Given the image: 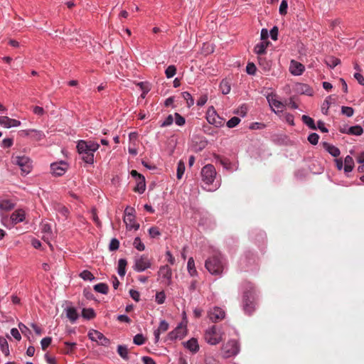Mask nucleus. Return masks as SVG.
I'll return each instance as SVG.
<instances>
[{
	"mask_svg": "<svg viewBox=\"0 0 364 364\" xmlns=\"http://www.w3.org/2000/svg\"><path fill=\"white\" fill-rule=\"evenodd\" d=\"M127 262L126 259L121 258L118 261L117 273L120 277H124L126 274V267Z\"/></svg>",
	"mask_w": 364,
	"mask_h": 364,
	"instance_id": "obj_31",
	"label": "nucleus"
},
{
	"mask_svg": "<svg viewBox=\"0 0 364 364\" xmlns=\"http://www.w3.org/2000/svg\"><path fill=\"white\" fill-rule=\"evenodd\" d=\"M287 8H288V2L287 0H282L279 8V12L281 15H285L287 13Z\"/></svg>",
	"mask_w": 364,
	"mask_h": 364,
	"instance_id": "obj_55",
	"label": "nucleus"
},
{
	"mask_svg": "<svg viewBox=\"0 0 364 364\" xmlns=\"http://www.w3.org/2000/svg\"><path fill=\"white\" fill-rule=\"evenodd\" d=\"M354 167V161L350 156H346L344 159V171L345 173L351 172Z\"/></svg>",
	"mask_w": 364,
	"mask_h": 364,
	"instance_id": "obj_29",
	"label": "nucleus"
},
{
	"mask_svg": "<svg viewBox=\"0 0 364 364\" xmlns=\"http://www.w3.org/2000/svg\"><path fill=\"white\" fill-rule=\"evenodd\" d=\"M255 257L253 253L249 252L245 253L240 259L239 263L242 269L247 270V269L255 264Z\"/></svg>",
	"mask_w": 364,
	"mask_h": 364,
	"instance_id": "obj_16",
	"label": "nucleus"
},
{
	"mask_svg": "<svg viewBox=\"0 0 364 364\" xmlns=\"http://www.w3.org/2000/svg\"><path fill=\"white\" fill-rule=\"evenodd\" d=\"M187 269H188V274L191 277H196L198 275V272L195 267V262H194V259L193 257H190L188 260Z\"/></svg>",
	"mask_w": 364,
	"mask_h": 364,
	"instance_id": "obj_30",
	"label": "nucleus"
},
{
	"mask_svg": "<svg viewBox=\"0 0 364 364\" xmlns=\"http://www.w3.org/2000/svg\"><path fill=\"white\" fill-rule=\"evenodd\" d=\"M267 99L269 104V106L272 108V110L274 113L277 114L279 112H283L284 109V105L282 102L273 97L270 98V97L269 96L267 97Z\"/></svg>",
	"mask_w": 364,
	"mask_h": 364,
	"instance_id": "obj_18",
	"label": "nucleus"
},
{
	"mask_svg": "<svg viewBox=\"0 0 364 364\" xmlns=\"http://www.w3.org/2000/svg\"><path fill=\"white\" fill-rule=\"evenodd\" d=\"M151 261L147 255H137L134 257L132 268L136 272H142L151 268Z\"/></svg>",
	"mask_w": 364,
	"mask_h": 364,
	"instance_id": "obj_8",
	"label": "nucleus"
},
{
	"mask_svg": "<svg viewBox=\"0 0 364 364\" xmlns=\"http://www.w3.org/2000/svg\"><path fill=\"white\" fill-rule=\"evenodd\" d=\"M52 342L51 337H45L41 341V348L46 350V348L50 345Z\"/></svg>",
	"mask_w": 364,
	"mask_h": 364,
	"instance_id": "obj_59",
	"label": "nucleus"
},
{
	"mask_svg": "<svg viewBox=\"0 0 364 364\" xmlns=\"http://www.w3.org/2000/svg\"><path fill=\"white\" fill-rule=\"evenodd\" d=\"M133 246L139 251H144L145 250V245L139 237L134 238Z\"/></svg>",
	"mask_w": 364,
	"mask_h": 364,
	"instance_id": "obj_44",
	"label": "nucleus"
},
{
	"mask_svg": "<svg viewBox=\"0 0 364 364\" xmlns=\"http://www.w3.org/2000/svg\"><path fill=\"white\" fill-rule=\"evenodd\" d=\"M321 145L325 151L333 157H338L341 154V151L338 147L327 141H323Z\"/></svg>",
	"mask_w": 364,
	"mask_h": 364,
	"instance_id": "obj_21",
	"label": "nucleus"
},
{
	"mask_svg": "<svg viewBox=\"0 0 364 364\" xmlns=\"http://www.w3.org/2000/svg\"><path fill=\"white\" fill-rule=\"evenodd\" d=\"M242 308L245 314L250 316L255 310L256 291L253 284L245 281L242 284Z\"/></svg>",
	"mask_w": 364,
	"mask_h": 364,
	"instance_id": "obj_1",
	"label": "nucleus"
},
{
	"mask_svg": "<svg viewBox=\"0 0 364 364\" xmlns=\"http://www.w3.org/2000/svg\"><path fill=\"white\" fill-rule=\"evenodd\" d=\"M176 73V68L173 65H171L168 66V68L165 70V74L167 78L173 77Z\"/></svg>",
	"mask_w": 364,
	"mask_h": 364,
	"instance_id": "obj_47",
	"label": "nucleus"
},
{
	"mask_svg": "<svg viewBox=\"0 0 364 364\" xmlns=\"http://www.w3.org/2000/svg\"><path fill=\"white\" fill-rule=\"evenodd\" d=\"M207 101H208V95L205 94L202 95L200 96V97L197 100L196 105L198 107H203V105H205V104L207 102Z\"/></svg>",
	"mask_w": 364,
	"mask_h": 364,
	"instance_id": "obj_63",
	"label": "nucleus"
},
{
	"mask_svg": "<svg viewBox=\"0 0 364 364\" xmlns=\"http://www.w3.org/2000/svg\"><path fill=\"white\" fill-rule=\"evenodd\" d=\"M183 98L186 101L187 106L191 107L194 105V100L190 92L185 91L181 93Z\"/></svg>",
	"mask_w": 364,
	"mask_h": 364,
	"instance_id": "obj_41",
	"label": "nucleus"
},
{
	"mask_svg": "<svg viewBox=\"0 0 364 364\" xmlns=\"http://www.w3.org/2000/svg\"><path fill=\"white\" fill-rule=\"evenodd\" d=\"M159 276L162 279V282L169 286L172 283V271L168 265L161 266L158 272Z\"/></svg>",
	"mask_w": 364,
	"mask_h": 364,
	"instance_id": "obj_14",
	"label": "nucleus"
},
{
	"mask_svg": "<svg viewBox=\"0 0 364 364\" xmlns=\"http://www.w3.org/2000/svg\"><path fill=\"white\" fill-rule=\"evenodd\" d=\"M220 89L223 95H227L230 92V85L228 81L223 80L220 83Z\"/></svg>",
	"mask_w": 364,
	"mask_h": 364,
	"instance_id": "obj_42",
	"label": "nucleus"
},
{
	"mask_svg": "<svg viewBox=\"0 0 364 364\" xmlns=\"http://www.w3.org/2000/svg\"><path fill=\"white\" fill-rule=\"evenodd\" d=\"M137 85L142 90L141 97L142 98H145L146 94L149 92L150 89L148 87V86L146 85V83L144 82H139Z\"/></svg>",
	"mask_w": 364,
	"mask_h": 364,
	"instance_id": "obj_56",
	"label": "nucleus"
},
{
	"mask_svg": "<svg viewBox=\"0 0 364 364\" xmlns=\"http://www.w3.org/2000/svg\"><path fill=\"white\" fill-rule=\"evenodd\" d=\"M257 71V68L253 63H248L246 66V72L247 74L254 75Z\"/></svg>",
	"mask_w": 364,
	"mask_h": 364,
	"instance_id": "obj_58",
	"label": "nucleus"
},
{
	"mask_svg": "<svg viewBox=\"0 0 364 364\" xmlns=\"http://www.w3.org/2000/svg\"><path fill=\"white\" fill-rule=\"evenodd\" d=\"M289 70L290 73L292 75L299 76V75H301L303 74V73L304 72L305 67L302 63H301L295 60H291L290 61Z\"/></svg>",
	"mask_w": 364,
	"mask_h": 364,
	"instance_id": "obj_17",
	"label": "nucleus"
},
{
	"mask_svg": "<svg viewBox=\"0 0 364 364\" xmlns=\"http://www.w3.org/2000/svg\"><path fill=\"white\" fill-rule=\"evenodd\" d=\"M325 63L327 66L330 67L331 68H334L336 66L340 64L341 60L338 58L330 56L326 59Z\"/></svg>",
	"mask_w": 364,
	"mask_h": 364,
	"instance_id": "obj_39",
	"label": "nucleus"
},
{
	"mask_svg": "<svg viewBox=\"0 0 364 364\" xmlns=\"http://www.w3.org/2000/svg\"><path fill=\"white\" fill-rule=\"evenodd\" d=\"M259 67L264 71L268 72L272 68V62L262 56H258Z\"/></svg>",
	"mask_w": 364,
	"mask_h": 364,
	"instance_id": "obj_26",
	"label": "nucleus"
},
{
	"mask_svg": "<svg viewBox=\"0 0 364 364\" xmlns=\"http://www.w3.org/2000/svg\"><path fill=\"white\" fill-rule=\"evenodd\" d=\"M206 119L209 124L214 125L216 127H221L225 124L223 118L220 117L215 110L213 106L208 109L206 113Z\"/></svg>",
	"mask_w": 364,
	"mask_h": 364,
	"instance_id": "obj_9",
	"label": "nucleus"
},
{
	"mask_svg": "<svg viewBox=\"0 0 364 364\" xmlns=\"http://www.w3.org/2000/svg\"><path fill=\"white\" fill-rule=\"evenodd\" d=\"M266 127V124L262 122H252L250 124L249 128L252 130L263 129Z\"/></svg>",
	"mask_w": 364,
	"mask_h": 364,
	"instance_id": "obj_62",
	"label": "nucleus"
},
{
	"mask_svg": "<svg viewBox=\"0 0 364 364\" xmlns=\"http://www.w3.org/2000/svg\"><path fill=\"white\" fill-rule=\"evenodd\" d=\"M68 168V164L64 161L54 162L50 164V170L53 175L61 176L64 175Z\"/></svg>",
	"mask_w": 364,
	"mask_h": 364,
	"instance_id": "obj_13",
	"label": "nucleus"
},
{
	"mask_svg": "<svg viewBox=\"0 0 364 364\" xmlns=\"http://www.w3.org/2000/svg\"><path fill=\"white\" fill-rule=\"evenodd\" d=\"M161 232L158 227L153 226L149 229V235L151 238H156L161 235Z\"/></svg>",
	"mask_w": 364,
	"mask_h": 364,
	"instance_id": "obj_49",
	"label": "nucleus"
},
{
	"mask_svg": "<svg viewBox=\"0 0 364 364\" xmlns=\"http://www.w3.org/2000/svg\"><path fill=\"white\" fill-rule=\"evenodd\" d=\"M296 90L301 94L312 96L314 94L313 89L307 84L299 83L296 85Z\"/></svg>",
	"mask_w": 364,
	"mask_h": 364,
	"instance_id": "obj_24",
	"label": "nucleus"
},
{
	"mask_svg": "<svg viewBox=\"0 0 364 364\" xmlns=\"http://www.w3.org/2000/svg\"><path fill=\"white\" fill-rule=\"evenodd\" d=\"M133 342L137 346H141L144 343L145 338L141 333H138L134 337Z\"/></svg>",
	"mask_w": 364,
	"mask_h": 364,
	"instance_id": "obj_53",
	"label": "nucleus"
},
{
	"mask_svg": "<svg viewBox=\"0 0 364 364\" xmlns=\"http://www.w3.org/2000/svg\"><path fill=\"white\" fill-rule=\"evenodd\" d=\"M76 147L80 159L85 163L90 165L94 163V154L100 147L98 143L81 139L77 141Z\"/></svg>",
	"mask_w": 364,
	"mask_h": 364,
	"instance_id": "obj_2",
	"label": "nucleus"
},
{
	"mask_svg": "<svg viewBox=\"0 0 364 364\" xmlns=\"http://www.w3.org/2000/svg\"><path fill=\"white\" fill-rule=\"evenodd\" d=\"M186 327L182 326V324L180 323L173 331L168 333V339L172 341L177 339H181L186 336Z\"/></svg>",
	"mask_w": 364,
	"mask_h": 364,
	"instance_id": "obj_15",
	"label": "nucleus"
},
{
	"mask_svg": "<svg viewBox=\"0 0 364 364\" xmlns=\"http://www.w3.org/2000/svg\"><path fill=\"white\" fill-rule=\"evenodd\" d=\"M79 276L85 281H92L95 279L94 275L88 270H83Z\"/></svg>",
	"mask_w": 364,
	"mask_h": 364,
	"instance_id": "obj_43",
	"label": "nucleus"
},
{
	"mask_svg": "<svg viewBox=\"0 0 364 364\" xmlns=\"http://www.w3.org/2000/svg\"><path fill=\"white\" fill-rule=\"evenodd\" d=\"M173 122V117L171 114L168 115L166 119L161 122V127H166L171 125Z\"/></svg>",
	"mask_w": 364,
	"mask_h": 364,
	"instance_id": "obj_54",
	"label": "nucleus"
},
{
	"mask_svg": "<svg viewBox=\"0 0 364 364\" xmlns=\"http://www.w3.org/2000/svg\"><path fill=\"white\" fill-rule=\"evenodd\" d=\"M240 352L239 342L235 339L229 340L221 348L223 357L228 358L237 355Z\"/></svg>",
	"mask_w": 364,
	"mask_h": 364,
	"instance_id": "obj_6",
	"label": "nucleus"
},
{
	"mask_svg": "<svg viewBox=\"0 0 364 364\" xmlns=\"http://www.w3.org/2000/svg\"><path fill=\"white\" fill-rule=\"evenodd\" d=\"M12 162L20 167L22 175H27L32 171V161L28 156H12Z\"/></svg>",
	"mask_w": 364,
	"mask_h": 364,
	"instance_id": "obj_7",
	"label": "nucleus"
},
{
	"mask_svg": "<svg viewBox=\"0 0 364 364\" xmlns=\"http://www.w3.org/2000/svg\"><path fill=\"white\" fill-rule=\"evenodd\" d=\"M0 125L5 128L16 127L21 125V122L17 119H11L9 117L4 116L0 117Z\"/></svg>",
	"mask_w": 364,
	"mask_h": 364,
	"instance_id": "obj_19",
	"label": "nucleus"
},
{
	"mask_svg": "<svg viewBox=\"0 0 364 364\" xmlns=\"http://www.w3.org/2000/svg\"><path fill=\"white\" fill-rule=\"evenodd\" d=\"M131 176L134 178L136 185L134 188L135 192H137L140 194L143 193L146 190V182L144 176L138 173L136 170H132L131 171Z\"/></svg>",
	"mask_w": 364,
	"mask_h": 364,
	"instance_id": "obj_11",
	"label": "nucleus"
},
{
	"mask_svg": "<svg viewBox=\"0 0 364 364\" xmlns=\"http://www.w3.org/2000/svg\"><path fill=\"white\" fill-rule=\"evenodd\" d=\"M56 210L58 213H60L62 216H63L65 218H68L69 215V210L65 206L58 205Z\"/></svg>",
	"mask_w": 364,
	"mask_h": 364,
	"instance_id": "obj_60",
	"label": "nucleus"
},
{
	"mask_svg": "<svg viewBox=\"0 0 364 364\" xmlns=\"http://www.w3.org/2000/svg\"><path fill=\"white\" fill-rule=\"evenodd\" d=\"M270 44V42L268 41L260 42L255 45L254 48V51L259 56H262V55L266 53V50L268 46Z\"/></svg>",
	"mask_w": 364,
	"mask_h": 364,
	"instance_id": "obj_22",
	"label": "nucleus"
},
{
	"mask_svg": "<svg viewBox=\"0 0 364 364\" xmlns=\"http://www.w3.org/2000/svg\"><path fill=\"white\" fill-rule=\"evenodd\" d=\"M363 133V129L360 125L352 126L348 128L347 134L360 136Z\"/></svg>",
	"mask_w": 364,
	"mask_h": 364,
	"instance_id": "obj_33",
	"label": "nucleus"
},
{
	"mask_svg": "<svg viewBox=\"0 0 364 364\" xmlns=\"http://www.w3.org/2000/svg\"><path fill=\"white\" fill-rule=\"evenodd\" d=\"M319 135L315 132L311 133L308 136V141L313 145H316L318 142Z\"/></svg>",
	"mask_w": 364,
	"mask_h": 364,
	"instance_id": "obj_52",
	"label": "nucleus"
},
{
	"mask_svg": "<svg viewBox=\"0 0 364 364\" xmlns=\"http://www.w3.org/2000/svg\"><path fill=\"white\" fill-rule=\"evenodd\" d=\"M94 289L97 292L102 294H107L108 293L109 287L105 283H98L94 286Z\"/></svg>",
	"mask_w": 364,
	"mask_h": 364,
	"instance_id": "obj_37",
	"label": "nucleus"
},
{
	"mask_svg": "<svg viewBox=\"0 0 364 364\" xmlns=\"http://www.w3.org/2000/svg\"><path fill=\"white\" fill-rule=\"evenodd\" d=\"M64 344L67 347L66 350H65V353L66 354L71 353L73 352L74 348L76 346V343H75V342L65 341L64 343Z\"/></svg>",
	"mask_w": 364,
	"mask_h": 364,
	"instance_id": "obj_61",
	"label": "nucleus"
},
{
	"mask_svg": "<svg viewBox=\"0 0 364 364\" xmlns=\"http://www.w3.org/2000/svg\"><path fill=\"white\" fill-rule=\"evenodd\" d=\"M216 175L217 172L213 164H207L202 168L200 177L202 182L205 185V187H203L204 189L208 191H213L219 188L220 184L214 183Z\"/></svg>",
	"mask_w": 364,
	"mask_h": 364,
	"instance_id": "obj_3",
	"label": "nucleus"
},
{
	"mask_svg": "<svg viewBox=\"0 0 364 364\" xmlns=\"http://www.w3.org/2000/svg\"><path fill=\"white\" fill-rule=\"evenodd\" d=\"M26 218V213L25 211L22 209H18L15 210L11 215V220L13 224H18L19 223L23 222L25 220Z\"/></svg>",
	"mask_w": 364,
	"mask_h": 364,
	"instance_id": "obj_20",
	"label": "nucleus"
},
{
	"mask_svg": "<svg viewBox=\"0 0 364 364\" xmlns=\"http://www.w3.org/2000/svg\"><path fill=\"white\" fill-rule=\"evenodd\" d=\"M225 260L220 253H215L211 257H208L205 262L206 269L212 275L221 276L225 267Z\"/></svg>",
	"mask_w": 364,
	"mask_h": 364,
	"instance_id": "obj_4",
	"label": "nucleus"
},
{
	"mask_svg": "<svg viewBox=\"0 0 364 364\" xmlns=\"http://www.w3.org/2000/svg\"><path fill=\"white\" fill-rule=\"evenodd\" d=\"M0 349L6 356L9 355L10 351L8 342L6 339L2 336H0Z\"/></svg>",
	"mask_w": 364,
	"mask_h": 364,
	"instance_id": "obj_34",
	"label": "nucleus"
},
{
	"mask_svg": "<svg viewBox=\"0 0 364 364\" xmlns=\"http://www.w3.org/2000/svg\"><path fill=\"white\" fill-rule=\"evenodd\" d=\"M302 122L311 129H316L314 120L308 115H303L301 117Z\"/></svg>",
	"mask_w": 364,
	"mask_h": 364,
	"instance_id": "obj_36",
	"label": "nucleus"
},
{
	"mask_svg": "<svg viewBox=\"0 0 364 364\" xmlns=\"http://www.w3.org/2000/svg\"><path fill=\"white\" fill-rule=\"evenodd\" d=\"M341 113H342V114L346 116L347 117H350L354 114V109L351 107L342 106L341 107Z\"/></svg>",
	"mask_w": 364,
	"mask_h": 364,
	"instance_id": "obj_48",
	"label": "nucleus"
},
{
	"mask_svg": "<svg viewBox=\"0 0 364 364\" xmlns=\"http://www.w3.org/2000/svg\"><path fill=\"white\" fill-rule=\"evenodd\" d=\"M124 222L126 223L127 228L131 230H138L139 228V224L135 222V215H132V218L124 217Z\"/></svg>",
	"mask_w": 364,
	"mask_h": 364,
	"instance_id": "obj_27",
	"label": "nucleus"
},
{
	"mask_svg": "<svg viewBox=\"0 0 364 364\" xmlns=\"http://www.w3.org/2000/svg\"><path fill=\"white\" fill-rule=\"evenodd\" d=\"M240 119L238 117H232L226 123L228 128H234L240 122Z\"/></svg>",
	"mask_w": 364,
	"mask_h": 364,
	"instance_id": "obj_46",
	"label": "nucleus"
},
{
	"mask_svg": "<svg viewBox=\"0 0 364 364\" xmlns=\"http://www.w3.org/2000/svg\"><path fill=\"white\" fill-rule=\"evenodd\" d=\"M333 100V99L332 96H331V95L326 97V99L324 100V101L321 105V112L323 114L327 115L328 114V109H329L330 105H331Z\"/></svg>",
	"mask_w": 364,
	"mask_h": 364,
	"instance_id": "obj_32",
	"label": "nucleus"
},
{
	"mask_svg": "<svg viewBox=\"0 0 364 364\" xmlns=\"http://www.w3.org/2000/svg\"><path fill=\"white\" fill-rule=\"evenodd\" d=\"M14 208V203L11 200H0V209L9 211Z\"/></svg>",
	"mask_w": 364,
	"mask_h": 364,
	"instance_id": "obj_35",
	"label": "nucleus"
},
{
	"mask_svg": "<svg viewBox=\"0 0 364 364\" xmlns=\"http://www.w3.org/2000/svg\"><path fill=\"white\" fill-rule=\"evenodd\" d=\"M209 319L213 323H218L225 317V311L222 308L214 306L208 312Z\"/></svg>",
	"mask_w": 364,
	"mask_h": 364,
	"instance_id": "obj_12",
	"label": "nucleus"
},
{
	"mask_svg": "<svg viewBox=\"0 0 364 364\" xmlns=\"http://www.w3.org/2000/svg\"><path fill=\"white\" fill-rule=\"evenodd\" d=\"M31 137H33L36 141H41L45 137V134L42 131L33 129Z\"/></svg>",
	"mask_w": 364,
	"mask_h": 364,
	"instance_id": "obj_51",
	"label": "nucleus"
},
{
	"mask_svg": "<svg viewBox=\"0 0 364 364\" xmlns=\"http://www.w3.org/2000/svg\"><path fill=\"white\" fill-rule=\"evenodd\" d=\"M119 247V241L117 238H112L109 245L110 251H115Z\"/></svg>",
	"mask_w": 364,
	"mask_h": 364,
	"instance_id": "obj_57",
	"label": "nucleus"
},
{
	"mask_svg": "<svg viewBox=\"0 0 364 364\" xmlns=\"http://www.w3.org/2000/svg\"><path fill=\"white\" fill-rule=\"evenodd\" d=\"M168 323L165 320H162L161 321L157 330H159L160 332H165L168 329Z\"/></svg>",
	"mask_w": 364,
	"mask_h": 364,
	"instance_id": "obj_64",
	"label": "nucleus"
},
{
	"mask_svg": "<svg viewBox=\"0 0 364 364\" xmlns=\"http://www.w3.org/2000/svg\"><path fill=\"white\" fill-rule=\"evenodd\" d=\"M185 164L181 160L178 161L177 165L176 176L178 179H181L185 172Z\"/></svg>",
	"mask_w": 364,
	"mask_h": 364,
	"instance_id": "obj_40",
	"label": "nucleus"
},
{
	"mask_svg": "<svg viewBox=\"0 0 364 364\" xmlns=\"http://www.w3.org/2000/svg\"><path fill=\"white\" fill-rule=\"evenodd\" d=\"M96 316L95 312L93 309L88 308V309H83L82 310V316L87 320H90L93 318H95Z\"/></svg>",
	"mask_w": 364,
	"mask_h": 364,
	"instance_id": "obj_38",
	"label": "nucleus"
},
{
	"mask_svg": "<svg viewBox=\"0 0 364 364\" xmlns=\"http://www.w3.org/2000/svg\"><path fill=\"white\" fill-rule=\"evenodd\" d=\"M88 337L92 341H96L99 345L105 347L109 346L111 343V341L108 338L97 330L90 331L88 333Z\"/></svg>",
	"mask_w": 364,
	"mask_h": 364,
	"instance_id": "obj_10",
	"label": "nucleus"
},
{
	"mask_svg": "<svg viewBox=\"0 0 364 364\" xmlns=\"http://www.w3.org/2000/svg\"><path fill=\"white\" fill-rule=\"evenodd\" d=\"M223 334L222 331L215 325H213L205 330L204 338L208 344L215 346L222 341Z\"/></svg>",
	"mask_w": 364,
	"mask_h": 364,
	"instance_id": "obj_5",
	"label": "nucleus"
},
{
	"mask_svg": "<svg viewBox=\"0 0 364 364\" xmlns=\"http://www.w3.org/2000/svg\"><path fill=\"white\" fill-rule=\"evenodd\" d=\"M184 346L192 353H196L199 350L197 339L192 338L184 343Z\"/></svg>",
	"mask_w": 364,
	"mask_h": 364,
	"instance_id": "obj_25",
	"label": "nucleus"
},
{
	"mask_svg": "<svg viewBox=\"0 0 364 364\" xmlns=\"http://www.w3.org/2000/svg\"><path fill=\"white\" fill-rule=\"evenodd\" d=\"M65 311L67 318L70 321L71 323H73L77 320L79 315L75 308L67 307L65 309Z\"/></svg>",
	"mask_w": 364,
	"mask_h": 364,
	"instance_id": "obj_23",
	"label": "nucleus"
},
{
	"mask_svg": "<svg viewBox=\"0 0 364 364\" xmlns=\"http://www.w3.org/2000/svg\"><path fill=\"white\" fill-rule=\"evenodd\" d=\"M117 353L124 360H129V349L126 345H119L117 346Z\"/></svg>",
	"mask_w": 364,
	"mask_h": 364,
	"instance_id": "obj_28",
	"label": "nucleus"
},
{
	"mask_svg": "<svg viewBox=\"0 0 364 364\" xmlns=\"http://www.w3.org/2000/svg\"><path fill=\"white\" fill-rule=\"evenodd\" d=\"M166 294L164 291L156 292L155 295V301L158 304H163L166 300Z\"/></svg>",
	"mask_w": 364,
	"mask_h": 364,
	"instance_id": "obj_45",
	"label": "nucleus"
},
{
	"mask_svg": "<svg viewBox=\"0 0 364 364\" xmlns=\"http://www.w3.org/2000/svg\"><path fill=\"white\" fill-rule=\"evenodd\" d=\"M174 119L176 124L179 127L183 126L186 123V119L178 112L174 114Z\"/></svg>",
	"mask_w": 364,
	"mask_h": 364,
	"instance_id": "obj_50",
	"label": "nucleus"
}]
</instances>
